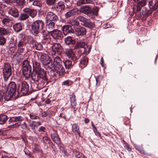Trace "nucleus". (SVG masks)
<instances>
[{
	"label": "nucleus",
	"instance_id": "obj_59",
	"mask_svg": "<svg viewBox=\"0 0 158 158\" xmlns=\"http://www.w3.org/2000/svg\"><path fill=\"white\" fill-rule=\"evenodd\" d=\"M41 115L43 117H45L48 115V114L46 112L44 111L42 112Z\"/></svg>",
	"mask_w": 158,
	"mask_h": 158
},
{
	"label": "nucleus",
	"instance_id": "obj_48",
	"mask_svg": "<svg viewBox=\"0 0 158 158\" xmlns=\"http://www.w3.org/2000/svg\"><path fill=\"white\" fill-rule=\"evenodd\" d=\"M6 42V39L2 36H0V45H3Z\"/></svg>",
	"mask_w": 158,
	"mask_h": 158
},
{
	"label": "nucleus",
	"instance_id": "obj_29",
	"mask_svg": "<svg viewBox=\"0 0 158 158\" xmlns=\"http://www.w3.org/2000/svg\"><path fill=\"white\" fill-rule=\"evenodd\" d=\"M70 99L71 106L73 108L75 109L76 106L75 95L73 94L71 95Z\"/></svg>",
	"mask_w": 158,
	"mask_h": 158
},
{
	"label": "nucleus",
	"instance_id": "obj_25",
	"mask_svg": "<svg viewBox=\"0 0 158 158\" xmlns=\"http://www.w3.org/2000/svg\"><path fill=\"white\" fill-rule=\"evenodd\" d=\"M87 46V44L81 41L77 43L76 45L74 46V48L75 49H77L80 48H83L85 49V51L87 49H86V47Z\"/></svg>",
	"mask_w": 158,
	"mask_h": 158
},
{
	"label": "nucleus",
	"instance_id": "obj_40",
	"mask_svg": "<svg viewBox=\"0 0 158 158\" xmlns=\"http://www.w3.org/2000/svg\"><path fill=\"white\" fill-rule=\"evenodd\" d=\"M23 73L24 76L26 78H28L32 75V71H30V70L27 71H25Z\"/></svg>",
	"mask_w": 158,
	"mask_h": 158
},
{
	"label": "nucleus",
	"instance_id": "obj_47",
	"mask_svg": "<svg viewBox=\"0 0 158 158\" xmlns=\"http://www.w3.org/2000/svg\"><path fill=\"white\" fill-rule=\"evenodd\" d=\"M88 16H89L91 18L93 19L94 17V16L96 15H95L94 13V11L90 9V11H89V13L87 14Z\"/></svg>",
	"mask_w": 158,
	"mask_h": 158
},
{
	"label": "nucleus",
	"instance_id": "obj_8",
	"mask_svg": "<svg viewBox=\"0 0 158 158\" xmlns=\"http://www.w3.org/2000/svg\"><path fill=\"white\" fill-rule=\"evenodd\" d=\"M46 23L49 21H57L58 19V16L52 11L48 12L45 18Z\"/></svg>",
	"mask_w": 158,
	"mask_h": 158
},
{
	"label": "nucleus",
	"instance_id": "obj_54",
	"mask_svg": "<svg viewBox=\"0 0 158 158\" xmlns=\"http://www.w3.org/2000/svg\"><path fill=\"white\" fill-rule=\"evenodd\" d=\"M29 116L30 118L32 119H36L38 118H39L38 116L34 114H30L29 115Z\"/></svg>",
	"mask_w": 158,
	"mask_h": 158
},
{
	"label": "nucleus",
	"instance_id": "obj_17",
	"mask_svg": "<svg viewBox=\"0 0 158 158\" xmlns=\"http://www.w3.org/2000/svg\"><path fill=\"white\" fill-rule=\"evenodd\" d=\"M28 125L31 129L35 133H36L35 129L41 125V123L39 122H36L33 121L32 123H29Z\"/></svg>",
	"mask_w": 158,
	"mask_h": 158
},
{
	"label": "nucleus",
	"instance_id": "obj_52",
	"mask_svg": "<svg viewBox=\"0 0 158 158\" xmlns=\"http://www.w3.org/2000/svg\"><path fill=\"white\" fill-rule=\"evenodd\" d=\"M62 85L66 86L70 85V81L68 80H66L62 82Z\"/></svg>",
	"mask_w": 158,
	"mask_h": 158
},
{
	"label": "nucleus",
	"instance_id": "obj_24",
	"mask_svg": "<svg viewBox=\"0 0 158 158\" xmlns=\"http://www.w3.org/2000/svg\"><path fill=\"white\" fill-rule=\"evenodd\" d=\"M51 137L53 141L57 144L60 143V139L56 133H54L51 135Z\"/></svg>",
	"mask_w": 158,
	"mask_h": 158
},
{
	"label": "nucleus",
	"instance_id": "obj_16",
	"mask_svg": "<svg viewBox=\"0 0 158 158\" xmlns=\"http://www.w3.org/2000/svg\"><path fill=\"white\" fill-rule=\"evenodd\" d=\"M78 11V9L76 8L71 9L65 14V16L66 18H68L70 17L73 16L77 13Z\"/></svg>",
	"mask_w": 158,
	"mask_h": 158
},
{
	"label": "nucleus",
	"instance_id": "obj_11",
	"mask_svg": "<svg viewBox=\"0 0 158 158\" xmlns=\"http://www.w3.org/2000/svg\"><path fill=\"white\" fill-rule=\"evenodd\" d=\"M65 53L69 58H70L73 60H78L77 57L75 56L74 52L70 48L66 49Z\"/></svg>",
	"mask_w": 158,
	"mask_h": 158
},
{
	"label": "nucleus",
	"instance_id": "obj_28",
	"mask_svg": "<svg viewBox=\"0 0 158 158\" xmlns=\"http://www.w3.org/2000/svg\"><path fill=\"white\" fill-rule=\"evenodd\" d=\"M93 2L92 0H78L77 2V4L78 6H80L83 4L92 3Z\"/></svg>",
	"mask_w": 158,
	"mask_h": 158
},
{
	"label": "nucleus",
	"instance_id": "obj_58",
	"mask_svg": "<svg viewBox=\"0 0 158 158\" xmlns=\"http://www.w3.org/2000/svg\"><path fill=\"white\" fill-rule=\"evenodd\" d=\"M29 70H30V71H32L31 67H30V68H29V69L28 67L27 68H23V72H24L25 71H27Z\"/></svg>",
	"mask_w": 158,
	"mask_h": 158
},
{
	"label": "nucleus",
	"instance_id": "obj_31",
	"mask_svg": "<svg viewBox=\"0 0 158 158\" xmlns=\"http://www.w3.org/2000/svg\"><path fill=\"white\" fill-rule=\"evenodd\" d=\"M73 60V62L69 60H66L64 62V65L66 69H69L72 66H73V64H74L76 60Z\"/></svg>",
	"mask_w": 158,
	"mask_h": 158
},
{
	"label": "nucleus",
	"instance_id": "obj_1",
	"mask_svg": "<svg viewBox=\"0 0 158 158\" xmlns=\"http://www.w3.org/2000/svg\"><path fill=\"white\" fill-rule=\"evenodd\" d=\"M32 79L35 81H40L43 83V86L45 85L48 84V79L46 73L44 70L38 71L36 70L35 72L31 76Z\"/></svg>",
	"mask_w": 158,
	"mask_h": 158
},
{
	"label": "nucleus",
	"instance_id": "obj_6",
	"mask_svg": "<svg viewBox=\"0 0 158 158\" xmlns=\"http://www.w3.org/2000/svg\"><path fill=\"white\" fill-rule=\"evenodd\" d=\"M2 73L4 81H7L12 74V67L10 64H4L2 68Z\"/></svg>",
	"mask_w": 158,
	"mask_h": 158
},
{
	"label": "nucleus",
	"instance_id": "obj_7",
	"mask_svg": "<svg viewBox=\"0 0 158 158\" xmlns=\"http://www.w3.org/2000/svg\"><path fill=\"white\" fill-rule=\"evenodd\" d=\"M44 23L41 20L35 21L31 26L33 32L36 34L39 33L44 27Z\"/></svg>",
	"mask_w": 158,
	"mask_h": 158
},
{
	"label": "nucleus",
	"instance_id": "obj_33",
	"mask_svg": "<svg viewBox=\"0 0 158 158\" xmlns=\"http://www.w3.org/2000/svg\"><path fill=\"white\" fill-rule=\"evenodd\" d=\"M56 8L60 11L63 10L65 8L64 2L62 1H59L56 5Z\"/></svg>",
	"mask_w": 158,
	"mask_h": 158
},
{
	"label": "nucleus",
	"instance_id": "obj_39",
	"mask_svg": "<svg viewBox=\"0 0 158 158\" xmlns=\"http://www.w3.org/2000/svg\"><path fill=\"white\" fill-rule=\"evenodd\" d=\"M7 119V116L6 115H3L0 116V121L2 122L0 123V124H3L4 123Z\"/></svg>",
	"mask_w": 158,
	"mask_h": 158
},
{
	"label": "nucleus",
	"instance_id": "obj_21",
	"mask_svg": "<svg viewBox=\"0 0 158 158\" xmlns=\"http://www.w3.org/2000/svg\"><path fill=\"white\" fill-rule=\"evenodd\" d=\"M27 3L31 6H36L40 7L42 6V3L39 0H28Z\"/></svg>",
	"mask_w": 158,
	"mask_h": 158
},
{
	"label": "nucleus",
	"instance_id": "obj_20",
	"mask_svg": "<svg viewBox=\"0 0 158 158\" xmlns=\"http://www.w3.org/2000/svg\"><path fill=\"white\" fill-rule=\"evenodd\" d=\"M13 3H15V5L20 9L23 8L25 5V0H13Z\"/></svg>",
	"mask_w": 158,
	"mask_h": 158
},
{
	"label": "nucleus",
	"instance_id": "obj_51",
	"mask_svg": "<svg viewBox=\"0 0 158 158\" xmlns=\"http://www.w3.org/2000/svg\"><path fill=\"white\" fill-rule=\"evenodd\" d=\"M4 3L11 5L13 3V0H2Z\"/></svg>",
	"mask_w": 158,
	"mask_h": 158
},
{
	"label": "nucleus",
	"instance_id": "obj_57",
	"mask_svg": "<svg viewBox=\"0 0 158 158\" xmlns=\"http://www.w3.org/2000/svg\"><path fill=\"white\" fill-rule=\"evenodd\" d=\"M14 128H17L21 125V123L20 122L16 123L13 124Z\"/></svg>",
	"mask_w": 158,
	"mask_h": 158
},
{
	"label": "nucleus",
	"instance_id": "obj_63",
	"mask_svg": "<svg viewBox=\"0 0 158 158\" xmlns=\"http://www.w3.org/2000/svg\"><path fill=\"white\" fill-rule=\"evenodd\" d=\"M51 102V101L50 99L48 98L45 101V103L47 104H49Z\"/></svg>",
	"mask_w": 158,
	"mask_h": 158
},
{
	"label": "nucleus",
	"instance_id": "obj_46",
	"mask_svg": "<svg viewBox=\"0 0 158 158\" xmlns=\"http://www.w3.org/2000/svg\"><path fill=\"white\" fill-rule=\"evenodd\" d=\"M7 32L6 30L4 28H0V35H5L7 34Z\"/></svg>",
	"mask_w": 158,
	"mask_h": 158
},
{
	"label": "nucleus",
	"instance_id": "obj_30",
	"mask_svg": "<svg viewBox=\"0 0 158 158\" xmlns=\"http://www.w3.org/2000/svg\"><path fill=\"white\" fill-rule=\"evenodd\" d=\"M61 60L60 58L59 57H56L54 59V64H53V68H54L55 66H59L61 65Z\"/></svg>",
	"mask_w": 158,
	"mask_h": 158
},
{
	"label": "nucleus",
	"instance_id": "obj_38",
	"mask_svg": "<svg viewBox=\"0 0 158 158\" xmlns=\"http://www.w3.org/2000/svg\"><path fill=\"white\" fill-rule=\"evenodd\" d=\"M13 60L18 62L20 60V55L19 53H15L13 56Z\"/></svg>",
	"mask_w": 158,
	"mask_h": 158
},
{
	"label": "nucleus",
	"instance_id": "obj_50",
	"mask_svg": "<svg viewBox=\"0 0 158 158\" xmlns=\"http://www.w3.org/2000/svg\"><path fill=\"white\" fill-rule=\"evenodd\" d=\"M10 45L9 50L11 51V52L14 53L15 50L16 49V48L15 44H12L11 46H10Z\"/></svg>",
	"mask_w": 158,
	"mask_h": 158
},
{
	"label": "nucleus",
	"instance_id": "obj_4",
	"mask_svg": "<svg viewBox=\"0 0 158 158\" xmlns=\"http://www.w3.org/2000/svg\"><path fill=\"white\" fill-rule=\"evenodd\" d=\"M18 92L21 95H25L28 94L29 91L28 84L25 81H21L18 84Z\"/></svg>",
	"mask_w": 158,
	"mask_h": 158
},
{
	"label": "nucleus",
	"instance_id": "obj_61",
	"mask_svg": "<svg viewBox=\"0 0 158 158\" xmlns=\"http://www.w3.org/2000/svg\"><path fill=\"white\" fill-rule=\"evenodd\" d=\"M104 63V60L102 57L101 59L100 64L102 66H103V63Z\"/></svg>",
	"mask_w": 158,
	"mask_h": 158
},
{
	"label": "nucleus",
	"instance_id": "obj_5",
	"mask_svg": "<svg viewBox=\"0 0 158 158\" xmlns=\"http://www.w3.org/2000/svg\"><path fill=\"white\" fill-rule=\"evenodd\" d=\"M40 60L44 67L47 69H51L53 68V65L52 62V60L48 55L46 54H43L40 56Z\"/></svg>",
	"mask_w": 158,
	"mask_h": 158
},
{
	"label": "nucleus",
	"instance_id": "obj_10",
	"mask_svg": "<svg viewBox=\"0 0 158 158\" xmlns=\"http://www.w3.org/2000/svg\"><path fill=\"white\" fill-rule=\"evenodd\" d=\"M51 35L54 39H61L63 36L61 31L58 30H54L52 31Z\"/></svg>",
	"mask_w": 158,
	"mask_h": 158
},
{
	"label": "nucleus",
	"instance_id": "obj_32",
	"mask_svg": "<svg viewBox=\"0 0 158 158\" xmlns=\"http://www.w3.org/2000/svg\"><path fill=\"white\" fill-rule=\"evenodd\" d=\"M33 67L35 71L38 70L40 71V70H44L43 69H42L40 68V63L36 61H35L33 63Z\"/></svg>",
	"mask_w": 158,
	"mask_h": 158
},
{
	"label": "nucleus",
	"instance_id": "obj_3",
	"mask_svg": "<svg viewBox=\"0 0 158 158\" xmlns=\"http://www.w3.org/2000/svg\"><path fill=\"white\" fill-rule=\"evenodd\" d=\"M32 38L25 37L22 39L18 42V47L20 53H22L25 50V47H29V42L32 40Z\"/></svg>",
	"mask_w": 158,
	"mask_h": 158
},
{
	"label": "nucleus",
	"instance_id": "obj_13",
	"mask_svg": "<svg viewBox=\"0 0 158 158\" xmlns=\"http://www.w3.org/2000/svg\"><path fill=\"white\" fill-rule=\"evenodd\" d=\"M32 40L29 42V47L37 50H40L42 48L41 44L35 41L32 38Z\"/></svg>",
	"mask_w": 158,
	"mask_h": 158
},
{
	"label": "nucleus",
	"instance_id": "obj_34",
	"mask_svg": "<svg viewBox=\"0 0 158 158\" xmlns=\"http://www.w3.org/2000/svg\"><path fill=\"white\" fill-rule=\"evenodd\" d=\"M2 23L3 24L8 25L11 24L12 23L11 20L8 18H4L2 20Z\"/></svg>",
	"mask_w": 158,
	"mask_h": 158
},
{
	"label": "nucleus",
	"instance_id": "obj_62",
	"mask_svg": "<svg viewBox=\"0 0 158 158\" xmlns=\"http://www.w3.org/2000/svg\"><path fill=\"white\" fill-rule=\"evenodd\" d=\"M124 40V38H122L120 39V40H119L117 42V43H118L119 42L120 43H121L123 42Z\"/></svg>",
	"mask_w": 158,
	"mask_h": 158
},
{
	"label": "nucleus",
	"instance_id": "obj_44",
	"mask_svg": "<svg viewBox=\"0 0 158 158\" xmlns=\"http://www.w3.org/2000/svg\"><path fill=\"white\" fill-rule=\"evenodd\" d=\"M23 68H28L31 67L29 65L28 61L27 60H25L23 62Z\"/></svg>",
	"mask_w": 158,
	"mask_h": 158
},
{
	"label": "nucleus",
	"instance_id": "obj_15",
	"mask_svg": "<svg viewBox=\"0 0 158 158\" xmlns=\"http://www.w3.org/2000/svg\"><path fill=\"white\" fill-rule=\"evenodd\" d=\"M8 13L11 15L17 17L19 15V12L18 10L15 7H9L8 8Z\"/></svg>",
	"mask_w": 158,
	"mask_h": 158
},
{
	"label": "nucleus",
	"instance_id": "obj_9",
	"mask_svg": "<svg viewBox=\"0 0 158 158\" xmlns=\"http://www.w3.org/2000/svg\"><path fill=\"white\" fill-rule=\"evenodd\" d=\"M52 48L54 54L56 53L58 54H60L62 51L61 45L58 43H53Z\"/></svg>",
	"mask_w": 158,
	"mask_h": 158
},
{
	"label": "nucleus",
	"instance_id": "obj_56",
	"mask_svg": "<svg viewBox=\"0 0 158 158\" xmlns=\"http://www.w3.org/2000/svg\"><path fill=\"white\" fill-rule=\"evenodd\" d=\"M46 128L43 126H41L40 127L38 130V131L39 132H44Z\"/></svg>",
	"mask_w": 158,
	"mask_h": 158
},
{
	"label": "nucleus",
	"instance_id": "obj_37",
	"mask_svg": "<svg viewBox=\"0 0 158 158\" xmlns=\"http://www.w3.org/2000/svg\"><path fill=\"white\" fill-rule=\"evenodd\" d=\"M88 60L87 59H85L80 61V66L81 68L85 67L87 64Z\"/></svg>",
	"mask_w": 158,
	"mask_h": 158
},
{
	"label": "nucleus",
	"instance_id": "obj_41",
	"mask_svg": "<svg viewBox=\"0 0 158 158\" xmlns=\"http://www.w3.org/2000/svg\"><path fill=\"white\" fill-rule=\"evenodd\" d=\"M71 25L74 26H78L79 25V22L75 19H71L69 21Z\"/></svg>",
	"mask_w": 158,
	"mask_h": 158
},
{
	"label": "nucleus",
	"instance_id": "obj_36",
	"mask_svg": "<svg viewBox=\"0 0 158 158\" xmlns=\"http://www.w3.org/2000/svg\"><path fill=\"white\" fill-rule=\"evenodd\" d=\"M55 24L54 22H51L46 25V28L47 30H51L54 27Z\"/></svg>",
	"mask_w": 158,
	"mask_h": 158
},
{
	"label": "nucleus",
	"instance_id": "obj_2",
	"mask_svg": "<svg viewBox=\"0 0 158 158\" xmlns=\"http://www.w3.org/2000/svg\"><path fill=\"white\" fill-rule=\"evenodd\" d=\"M16 89V85L14 82H11L9 84L5 95V99L8 101L13 96Z\"/></svg>",
	"mask_w": 158,
	"mask_h": 158
},
{
	"label": "nucleus",
	"instance_id": "obj_55",
	"mask_svg": "<svg viewBox=\"0 0 158 158\" xmlns=\"http://www.w3.org/2000/svg\"><path fill=\"white\" fill-rule=\"evenodd\" d=\"M94 10V15H98V13L99 10L98 8L97 7H94L93 8Z\"/></svg>",
	"mask_w": 158,
	"mask_h": 158
},
{
	"label": "nucleus",
	"instance_id": "obj_14",
	"mask_svg": "<svg viewBox=\"0 0 158 158\" xmlns=\"http://www.w3.org/2000/svg\"><path fill=\"white\" fill-rule=\"evenodd\" d=\"M54 69L56 72L60 76L64 75L65 73L64 69L61 65L55 66Z\"/></svg>",
	"mask_w": 158,
	"mask_h": 158
},
{
	"label": "nucleus",
	"instance_id": "obj_43",
	"mask_svg": "<svg viewBox=\"0 0 158 158\" xmlns=\"http://www.w3.org/2000/svg\"><path fill=\"white\" fill-rule=\"evenodd\" d=\"M28 18V16L26 14H21L19 17L20 20H24L27 19Z\"/></svg>",
	"mask_w": 158,
	"mask_h": 158
},
{
	"label": "nucleus",
	"instance_id": "obj_53",
	"mask_svg": "<svg viewBox=\"0 0 158 158\" xmlns=\"http://www.w3.org/2000/svg\"><path fill=\"white\" fill-rule=\"evenodd\" d=\"M21 125V128L23 129H27V126L25 122H24L23 124Z\"/></svg>",
	"mask_w": 158,
	"mask_h": 158
},
{
	"label": "nucleus",
	"instance_id": "obj_35",
	"mask_svg": "<svg viewBox=\"0 0 158 158\" xmlns=\"http://www.w3.org/2000/svg\"><path fill=\"white\" fill-rule=\"evenodd\" d=\"M65 42L67 45H69L70 44H73L74 43V41L72 40V37L70 36H68L65 39Z\"/></svg>",
	"mask_w": 158,
	"mask_h": 158
},
{
	"label": "nucleus",
	"instance_id": "obj_23",
	"mask_svg": "<svg viewBox=\"0 0 158 158\" xmlns=\"http://www.w3.org/2000/svg\"><path fill=\"white\" fill-rule=\"evenodd\" d=\"M72 129L73 132L75 135H80L79 127L77 124L74 123L72 125Z\"/></svg>",
	"mask_w": 158,
	"mask_h": 158
},
{
	"label": "nucleus",
	"instance_id": "obj_22",
	"mask_svg": "<svg viewBox=\"0 0 158 158\" xmlns=\"http://www.w3.org/2000/svg\"><path fill=\"white\" fill-rule=\"evenodd\" d=\"M23 118L21 116H14L10 117L8 121L10 123L21 122L23 120Z\"/></svg>",
	"mask_w": 158,
	"mask_h": 158
},
{
	"label": "nucleus",
	"instance_id": "obj_26",
	"mask_svg": "<svg viewBox=\"0 0 158 158\" xmlns=\"http://www.w3.org/2000/svg\"><path fill=\"white\" fill-rule=\"evenodd\" d=\"M13 27L14 30L15 31L19 32L22 30L23 25L22 24L20 23H17L13 25Z\"/></svg>",
	"mask_w": 158,
	"mask_h": 158
},
{
	"label": "nucleus",
	"instance_id": "obj_12",
	"mask_svg": "<svg viewBox=\"0 0 158 158\" xmlns=\"http://www.w3.org/2000/svg\"><path fill=\"white\" fill-rule=\"evenodd\" d=\"M75 33L77 36H83L85 35L86 31L84 27L79 26L75 29Z\"/></svg>",
	"mask_w": 158,
	"mask_h": 158
},
{
	"label": "nucleus",
	"instance_id": "obj_49",
	"mask_svg": "<svg viewBox=\"0 0 158 158\" xmlns=\"http://www.w3.org/2000/svg\"><path fill=\"white\" fill-rule=\"evenodd\" d=\"M75 156L78 158H80L81 157H83L84 158H85L84 155L82 154L81 153L79 152H77L76 151L74 153Z\"/></svg>",
	"mask_w": 158,
	"mask_h": 158
},
{
	"label": "nucleus",
	"instance_id": "obj_19",
	"mask_svg": "<svg viewBox=\"0 0 158 158\" xmlns=\"http://www.w3.org/2000/svg\"><path fill=\"white\" fill-rule=\"evenodd\" d=\"M63 31L64 35L68 34L73 33L74 31L71 26L70 25H65L63 27Z\"/></svg>",
	"mask_w": 158,
	"mask_h": 158
},
{
	"label": "nucleus",
	"instance_id": "obj_18",
	"mask_svg": "<svg viewBox=\"0 0 158 158\" xmlns=\"http://www.w3.org/2000/svg\"><path fill=\"white\" fill-rule=\"evenodd\" d=\"M26 13L29 14L32 18L35 17L37 14V11L34 9H30L29 8H25L23 10Z\"/></svg>",
	"mask_w": 158,
	"mask_h": 158
},
{
	"label": "nucleus",
	"instance_id": "obj_42",
	"mask_svg": "<svg viewBox=\"0 0 158 158\" xmlns=\"http://www.w3.org/2000/svg\"><path fill=\"white\" fill-rule=\"evenodd\" d=\"M45 1L48 6H52L55 3L56 0H45Z\"/></svg>",
	"mask_w": 158,
	"mask_h": 158
},
{
	"label": "nucleus",
	"instance_id": "obj_60",
	"mask_svg": "<svg viewBox=\"0 0 158 158\" xmlns=\"http://www.w3.org/2000/svg\"><path fill=\"white\" fill-rule=\"evenodd\" d=\"M65 2L67 3V5L69 6H70L71 5V4L69 0H64Z\"/></svg>",
	"mask_w": 158,
	"mask_h": 158
},
{
	"label": "nucleus",
	"instance_id": "obj_45",
	"mask_svg": "<svg viewBox=\"0 0 158 158\" xmlns=\"http://www.w3.org/2000/svg\"><path fill=\"white\" fill-rule=\"evenodd\" d=\"M78 19L80 21L83 22L84 23H87V19L82 16H79L78 17Z\"/></svg>",
	"mask_w": 158,
	"mask_h": 158
},
{
	"label": "nucleus",
	"instance_id": "obj_27",
	"mask_svg": "<svg viewBox=\"0 0 158 158\" xmlns=\"http://www.w3.org/2000/svg\"><path fill=\"white\" fill-rule=\"evenodd\" d=\"M91 8L87 6L81 7L79 10L81 12H82L85 14H87L89 11H90Z\"/></svg>",
	"mask_w": 158,
	"mask_h": 158
},
{
	"label": "nucleus",
	"instance_id": "obj_64",
	"mask_svg": "<svg viewBox=\"0 0 158 158\" xmlns=\"http://www.w3.org/2000/svg\"><path fill=\"white\" fill-rule=\"evenodd\" d=\"M49 139V138L47 137H44L43 138V141L45 142V141H47Z\"/></svg>",
	"mask_w": 158,
	"mask_h": 158
}]
</instances>
